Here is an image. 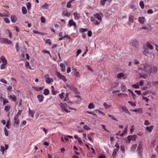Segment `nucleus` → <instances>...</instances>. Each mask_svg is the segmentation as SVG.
<instances>
[{"label": "nucleus", "mask_w": 158, "mask_h": 158, "mask_svg": "<svg viewBox=\"0 0 158 158\" xmlns=\"http://www.w3.org/2000/svg\"><path fill=\"white\" fill-rule=\"evenodd\" d=\"M83 128L84 129L86 130H89L90 128L88 127L87 125H85L84 126Z\"/></svg>", "instance_id": "62"}, {"label": "nucleus", "mask_w": 158, "mask_h": 158, "mask_svg": "<svg viewBox=\"0 0 158 158\" xmlns=\"http://www.w3.org/2000/svg\"><path fill=\"white\" fill-rule=\"evenodd\" d=\"M102 14L97 13L94 15V17L97 19L99 22H101L102 21Z\"/></svg>", "instance_id": "6"}, {"label": "nucleus", "mask_w": 158, "mask_h": 158, "mask_svg": "<svg viewBox=\"0 0 158 158\" xmlns=\"http://www.w3.org/2000/svg\"><path fill=\"white\" fill-rule=\"evenodd\" d=\"M131 140L133 141H135L137 138V136L135 135H130Z\"/></svg>", "instance_id": "45"}, {"label": "nucleus", "mask_w": 158, "mask_h": 158, "mask_svg": "<svg viewBox=\"0 0 158 158\" xmlns=\"http://www.w3.org/2000/svg\"><path fill=\"white\" fill-rule=\"evenodd\" d=\"M26 6L27 8V9L29 10L31 8V5L30 3L28 2L26 4Z\"/></svg>", "instance_id": "42"}, {"label": "nucleus", "mask_w": 158, "mask_h": 158, "mask_svg": "<svg viewBox=\"0 0 158 158\" xmlns=\"http://www.w3.org/2000/svg\"><path fill=\"white\" fill-rule=\"evenodd\" d=\"M56 76L60 79H61L64 82L67 81V79L64 76L61 75L60 72H56Z\"/></svg>", "instance_id": "3"}, {"label": "nucleus", "mask_w": 158, "mask_h": 158, "mask_svg": "<svg viewBox=\"0 0 158 158\" xmlns=\"http://www.w3.org/2000/svg\"><path fill=\"white\" fill-rule=\"evenodd\" d=\"M157 72V68L156 66H153L151 68V73H155Z\"/></svg>", "instance_id": "17"}, {"label": "nucleus", "mask_w": 158, "mask_h": 158, "mask_svg": "<svg viewBox=\"0 0 158 158\" xmlns=\"http://www.w3.org/2000/svg\"><path fill=\"white\" fill-rule=\"evenodd\" d=\"M74 74L77 77H80V75L79 72L77 71H76L75 72Z\"/></svg>", "instance_id": "57"}, {"label": "nucleus", "mask_w": 158, "mask_h": 158, "mask_svg": "<svg viewBox=\"0 0 158 158\" xmlns=\"http://www.w3.org/2000/svg\"><path fill=\"white\" fill-rule=\"evenodd\" d=\"M149 52L147 48H145L143 52V54L145 56H147V54H148Z\"/></svg>", "instance_id": "34"}, {"label": "nucleus", "mask_w": 158, "mask_h": 158, "mask_svg": "<svg viewBox=\"0 0 158 158\" xmlns=\"http://www.w3.org/2000/svg\"><path fill=\"white\" fill-rule=\"evenodd\" d=\"M5 43H6L8 44H11L12 43V42L9 40L6 39Z\"/></svg>", "instance_id": "49"}, {"label": "nucleus", "mask_w": 158, "mask_h": 158, "mask_svg": "<svg viewBox=\"0 0 158 158\" xmlns=\"http://www.w3.org/2000/svg\"><path fill=\"white\" fill-rule=\"evenodd\" d=\"M0 81L1 82H2L4 84H7V81L6 80H5L4 78H2L1 79Z\"/></svg>", "instance_id": "59"}, {"label": "nucleus", "mask_w": 158, "mask_h": 158, "mask_svg": "<svg viewBox=\"0 0 158 158\" xmlns=\"http://www.w3.org/2000/svg\"><path fill=\"white\" fill-rule=\"evenodd\" d=\"M62 14L63 15L67 17H69L70 15V14L68 12L67 10L63 11Z\"/></svg>", "instance_id": "20"}, {"label": "nucleus", "mask_w": 158, "mask_h": 158, "mask_svg": "<svg viewBox=\"0 0 158 158\" xmlns=\"http://www.w3.org/2000/svg\"><path fill=\"white\" fill-rule=\"evenodd\" d=\"M146 46L148 48L151 50H152L153 49V46L149 43H147L146 44Z\"/></svg>", "instance_id": "30"}, {"label": "nucleus", "mask_w": 158, "mask_h": 158, "mask_svg": "<svg viewBox=\"0 0 158 158\" xmlns=\"http://www.w3.org/2000/svg\"><path fill=\"white\" fill-rule=\"evenodd\" d=\"M49 93V91L48 89H46L44 90L43 94L44 95H47Z\"/></svg>", "instance_id": "32"}, {"label": "nucleus", "mask_w": 158, "mask_h": 158, "mask_svg": "<svg viewBox=\"0 0 158 158\" xmlns=\"http://www.w3.org/2000/svg\"><path fill=\"white\" fill-rule=\"evenodd\" d=\"M121 108L122 110L124 112L127 113L128 111L127 108L126 107L122 106L121 107Z\"/></svg>", "instance_id": "35"}, {"label": "nucleus", "mask_w": 158, "mask_h": 158, "mask_svg": "<svg viewBox=\"0 0 158 158\" xmlns=\"http://www.w3.org/2000/svg\"><path fill=\"white\" fill-rule=\"evenodd\" d=\"M41 22L43 23H44L46 21L45 18L43 16L41 17Z\"/></svg>", "instance_id": "55"}, {"label": "nucleus", "mask_w": 158, "mask_h": 158, "mask_svg": "<svg viewBox=\"0 0 158 158\" xmlns=\"http://www.w3.org/2000/svg\"><path fill=\"white\" fill-rule=\"evenodd\" d=\"M153 126L151 125L149 127H147L146 128V129L148 130L149 132H151L152 130L153 129Z\"/></svg>", "instance_id": "15"}, {"label": "nucleus", "mask_w": 158, "mask_h": 158, "mask_svg": "<svg viewBox=\"0 0 158 158\" xmlns=\"http://www.w3.org/2000/svg\"><path fill=\"white\" fill-rule=\"evenodd\" d=\"M143 145L142 142H139V145L137 148L138 152L139 154H141L143 150Z\"/></svg>", "instance_id": "5"}, {"label": "nucleus", "mask_w": 158, "mask_h": 158, "mask_svg": "<svg viewBox=\"0 0 158 158\" xmlns=\"http://www.w3.org/2000/svg\"><path fill=\"white\" fill-rule=\"evenodd\" d=\"M45 42L46 44H49V45H50L51 44V40L49 39H47L46 40Z\"/></svg>", "instance_id": "63"}, {"label": "nucleus", "mask_w": 158, "mask_h": 158, "mask_svg": "<svg viewBox=\"0 0 158 158\" xmlns=\"http://www.w3.org/2000/svg\"><path fill=\"white\" fill-rule=\"evenodd\" d=\"M137 147V144H134L133 145L131 148V151H134Z\"/></svg>", "instance_id": "36"}, {"label": "nucleus", "mask_w": 158, "mask_h": 158, "mask_svg": "<svg viewBox=\"0 0 158 158\" xmlns=\"http://www.w3.org/2000/svg\"><path fill=\"white\" fill-rule=\"evenodd\" d=\"M4 21L7 23H10V21L7 18H5Z\"/></svg>", "instance_id": "61"}, {"label": "nucleus", "mask_w": 158, "mask_h": 158, "mask_svg": "<svg viewBox=\"0 0 158 158\" xmlns=\"http://www.w3.org/2000/svg\"><path fill=\"white\" fill-rule=\"evenodd\" d=\"M90 20L94 24L96 25H98L100 24V22L98 21L96 19L93 17H91L90 18Z\"/></svg>", "instance_id": "7"}, {"label": "nucleus", "mask_w": 158, "mask_h": 158, "mask_svg": "<svg viewBox=\"0 0 158 158\" xmlns=\"http://www.w3.org/2000/svg\"><path fill=\"white\" fill-rule=\"evenodd\" d=\"M51 92L53 95H55L58 92L56 91H54V90H52Z\"/></svg>", "instance_id": "58"}, {"label": "nucleus", "mask_w": 158, "mask_h": 158, "mask_svg": "<svg viewBox=\"0 0 158 158\" xmlns=\"http://www.w3.org/2000/svg\"><path fill=\"white\" fill-rule=\"evenodd\" d=\"M62 110L67 113H69L70 111L67 109V105L66 103H61L59 105Z\"/></svg>", "instance_id": "2"}, {"label": "nucleus", "mask_w": 158, "mask_h": 158, "mask_svg": "<svg viewBox=\"0 0 158 158\" xmlns=\"http://www.w3.org/2000/svg\"><path fill=\"white\" fill-rule=\"evenodd\" d=\"M25 66L27 68H30L29 66V62L27 61H26L25 64Z\"/></svg>", "instance_id": "56"}, {"label": "nucleus", "mask_w": 158, "mask_h": 158, "mask_svg": "<svg viewBox=\"0 0 158 158\" xmlns=\"http://www.w3.org/2000/svg\"><path fill=\"white\" fill-rule=\"evenodd\" d=\"M1 62L2 61L3 63H7V60L4 56H1Z\"/></svg>", "instance_id": "25"}, {"label": "nucleus", "mask_w": 158, "mask_h": 158, "mask_svg": "<svg viewBox=\"0 0 158 158\" xmlns=\"http://www.w3.org/2000/svg\"><path fill=\"white\" fill-rule=\"evenodd\" d=\"M49 6L46 3H45L44 5L42 6L41 7L42 9L44 10L46 9Z\"/></svg>", "instance_id": "28"}, {"label": "nucleus", "mask_w": 158, "mask_h": 158, "mask_svg": "<svg viewBox=\"0 0 158 158\" xmlns=\"http://www.w3.org/2000/svg\"><path fill=\"white\" fill-rule=\"evenodd\" d=\"M73 15L74 17V19L76 20H78L79 19V18L78 16V14L77 12H74L73 13Z\"/></svg>", "instance_id": "37"}, {"label": "nucleus", "mask_w": 158, "mask_h": 158, "mask_svg": "<svg viewBox=\"0 0 158 158\" xmlns=\"http://www.w3.org/2000/svg\"><path fill=\"white\" fill-rule=\"evenodd\" d=\"M22 13L23 15L26 14L27 13V10L26 7L25 6H23L22 7Z\"/></svg>", "instance_id": "27"}, {"label": "nucleus", "mask_w": 158, "mask_h": 158, "mask_svg": "<svg viewBox=\"0 0 158 158\" xmlns=\"http://www.w3.org/2000/svg\"><path fill=\"white\" fill-rule=\"evenodd\" d=\"M10 122H9V121L8 120L7 121V123H6V127L8 129H9L10 128Z\"/></svg>", "instance_id": "60"}, {"label": "nucleus", "mask_w": 158, "mask_h": 158, "mask_svg": "<svg viewBox=\"0 0 158 158\" xmlns=\"http://www.w3.org/2000/svg\"><path fill=\"white\" fill-rule=\"evenodd\" d=\"M118 150H119V149H115V148L114 149V151H113V153L112 154V155L114 157H115L116 156V155L117 152L118 151Z\"/></svg>", "instance_id": "26"}, {"label": "nucleus", "mask_w": 158, "mask_h": 158, "mask_svg": "<svg viewBox=\"0 0 158 158\" xmlns=\"http://www.w3.org/2000/svg\"><path fill=\"white\" fill-rule=\"evenodd\" d=\"M44 77L46 79L45 82L47 84H50L51 82L53 81V79L49 77L48 74L45 75Z\"/></svg>", "instance_id": "4"}, {"label": "nucleus", "mask_w": 158, "mask_h": 158, "mask_svg": "<svg viewBox=\"0 0 158 158\" xmlns=\"http://www.w3.org/2000/svg\"><path fill=\"white\" fill-rule=\"evenodd\" d=\"M37 98L38 99L39 102H41L43 100L44 97L43 95L40 94L37 95Z\"/></svg>", "instance_id": "11"}, {"label": "nucleus", "mask_w": 158, "mask_h": 158, "mask_svg": "<svg viewBox=\"0 0 158 158\" xmlns=\"http://www.w3.org/2000/svg\"><path fill=\"white\" fill-rule=\"evenodd\" d=\"M69 88H70L71 90H73L76 93L77 91V89L74 85L69 86Z\"/></svg>", "instance_id": "23"}, {"label": "nucleus", "mask_w": 158, "mask_h": 158, "mask_svg": "<svg viewBox=\"0 0 158 158\" xmlns=\"http://www.w3.org/2000/svg\"><path fill=\"white\" fill-rule=\"evenodd\" d=\"M106 1H108L109 3H110L111 2V0H101L100 1V3L102 5L104 6Z\"/></svg>", "instance_id": "19"}, {"label": "nucleus", "mask_w": 158, "mask_h": 158, "mask_svg": "<svg viewBox=\"0 0 158 158\" xmlns=\"http://www.w3.org/2000/svg\"><path fill=\"white\" fill-rule=\"evenodd\" d=\"M128 102L132 106H136L135 103L134 102L128 101Z\"/></svg>", "instance_id": "51"}, {"label": "nucleus", "mask_w": 158, "mask_h": 158, "mask_svg": "<svg viewBox=\"0 0 158 158\" xmlns=\"http://www.w3.org/2000/svg\"><path fill=\"white\" fill-rule=\"evenodd\" d=\"M92 32L91 31H89L87 32V35L88 37H90L92 36Z\"/></svg>", "instance_id": "53"}, {"label": "nucleus", "mask_w": 158, "mask_h": 158, "mask_svg": "<svg viewBox=\"0 0 158 158\" xmlns=\"http://www.w3.org/2000/svg\"><path fill=\"white\" fill-rule=\"evenodd\" d=\"M4 131L5 132V134L6 136H8V130L6 129V127L4 129Z\"/></svg>", "instance_id": "54"}, {"label": "nucleus", "mask_w": 158, "mask_h": 158, "mask_svg": "<svg viewBox=\"0 0 158 158\" xmlns=\"http://www.w3.org/2000/svg\"><path fill=\"white\" fill-rule=\"evenodd\" d=\"M87 31H88L87 29L81 28L80 29V32H82V33Z\"/></svg>", "instance_id": "43"}, {"label": "nucleus", "mask_w": 158, "mask_h": 158, "mask_svg": "<svg viewBox=\"0 0 158 158\" xmlns=\"http://www.w3.org/2000/svg\"><path fill=\"white\" fill-rule=\"evenodd\" d=\"M69 95V94L68 93L66 94L65 97L64 99V101H67L68 100V98H68Z\"/></svg>", "instance_id": "52"}, {"label": "nucleus", "mask_w": 158, "mask_h": 158, "mask_svg": "<svg viewBox=\"0 0 158 158\" xmlns=\"http://www.w3.org/2000/svg\"><path fill=\"white\" fill-rule=\"evenodd\" d=\"M9 99H11L14 102H16V97L14 95H10L8 96Z\"/></svg>", "instance_id": "9"}, {"label": "nucleus", "mask_w": 158, "mask_h": 158, "mask_svg": "<svg viewBox=\"0 0 158 158\" xmlns=\"http://www.w3.org/2000/svg\"><path fill=\"white\" fill-rule=\"evenodd\" d=\"M132 87L133 88H134L135 89H139V86L138 83L136 85H132Z\"/></svg>", "instance_id": "48"}, {"label": "nucleus", "mask_w": 158, "mask_h": 158, "mask_svg": "<svg viewBox=\"0 0 158 158\" xmlns=\"http://www.w3.org/2000/svg\"><path fill=\"white\" fill-rule=\"evenodd\" d=\"M121 89L123 92H124L126 90L127 88L126 86L124 85H122L121 86Z\"/></svg>", "instance_id": "33"}, {"label": "nucleus", "mask_w": 158, "mask_h": 158, "mask_svg": "<svg viewBox=\"0 0 158 158\" xmlns=\"http://www.w3.org/2000/svg\"><path fill=\"white\" fill-rule=\"evenodd\" d=\"M139 5L141 8L143 9L144 7V4L143 1H141L139 2Z\"/></svg>", "instance_id": "39"}, {"label": "nucleus", "mask_w": 158, "mask_h": 158, "mask_svg": "<svg viewBox=\"0 0 158 158\" xmlns=\"http://www.w3.org/2000/svg\"><path fill=\"white\" fill-rule=\"evenodd\" d=\"M139 21L141 24H143L145 21V19L144 17H139L138 18Z\"/></svg>", "instance_id": "12"}, {"label": "nucleus", "mask_w": 158, "mask_h": 158, "mask_svg": "<svg viewBox=\"0 0 158 158\" xmlns=\"http://www.w3.org/2000/svg\"><path fill=\"white\" fill-rule=\"evenodd\" d=\"M1 99L3 101V105H6V103L9 102V101L7 99H4L2 97H1Z\"/></svg>", "instance_id": "31"}, {"label": "nucleus", "mask_w": 158, "mask_h": 158, "mask_svg": "<svg viewBox=\"0 0 158 158\" xmlns=\"http://www.w3.org/2000/svg\"><path fill=\"white\" fill-rule=\"evenodd\" d=\"M18 117H14V124H16L17 125H18L19 123V119H17Z\"/></svg>", "instance_id": "18"}, {"label": "nucleus", "mask_w": 158, "mask_h": 158, "mask_svg": "<svg viewBox=\"0 0 158 158\" xmlns=\"http://www.w3.org/2000/svg\"><path fill=\"white\" fill-rule=\"evenodd\" d=\"M6 38H0V42L2 44L5 43V41Z\"/></svg>", "instance_id": "44"}, {"label": "nucleus", "mask_w": 158, "mask_h": 158, "mask_svg": "<svg viewBox=\"0 0 158 158\" xmlns=\"http://www.w3.org/2000/svg\"><path fill=\"white\" fill-rule=\"evenodd\" d=\"M129 21L131 23H133L134 21L136 19L133 16L130 15L129 16Z\"/></svg>", "instance_id": "14"}, {"label": "nucleus", "mask_w": 158, "mask_h": 158, "mask_svg": "<svg viewBox=\"0 0 158 158\" xmlns=\"http://www.w3.org/2000/svg\"><path fill=\"white\" fill-rule=\"evenodd\" d=\"M130 44L132 46L137 47L138 44V43L136 40H134Z\"/></svg>", "instance_id": "16"}, {"label": "nucleus", "mask_w": 158, "mask_h": 158, "mask_svg": "<svg viewBox=\"0 0 158 158\" xmlns=\"http://www.w3.org/2000/svg\"><path fill=\"white\" fill-rule=\"evenodd\" d=\"M11 21L13 23H15L16 22L17 19L16 17L14 15H12L11 16Z\"/></svg>", "instance_id": "22"}, {"label": "nucleus", "mask_w": 158, "mask_h": 158, "mask_svg": "<svg viewBox=\"0 0 158 158\" xmlns=\"http://www.w3.org/2000/svg\"><path fill=\"white\" fill-rule=\"evenodd\" d=\"M5 149V148L4 146H1V149H0V151L2 152L3 155L4 154V151Z\"/></svg>", "instance_id": "50"}, {"label": "nucleus", "mask_w": 158, "mask_h": 158, "mask_svg": "<svg viewBox=\"0 0 158 158\" xmlns=\"http://www.w3.org/2000/svg\"><path fill=\"white\" fill-rule=\"evenodd\" d=\"M29 115L32 118H33V117H34L33 112L32 110H30Z\"/></svg>", "instance_id": "47"}, {"label": "nucleus", "mask_w": 158, "mask_h": 158, "mask_svg": "<svg viewBox=\"0 0 158 158\" xmlns=\"http://www.w3.org/2000/svg\"><path fill=\"white\" fill-rule=\"evenodd\" d=\"M98 158H106V156L102 154L98 157Z\"/></svg>", "instance_id": "64"}, {"label": "nucleus", "mask_w": 158, "mask_h": 158, "mask_svg": "<svg viewBox=\"0 0 158 158\" xmlns=\"http://www.w3.org/2000/svg\"><path fill=\"white\" fill-rule=\"evenodd\" d=\"M10 108V106H5L4 110L7 111L8 112L9 111Z\"/></svg>", "instance_id": "41"}, {"label": "nucleus", "mask_w": 158, "mask_h": 158, "mask_svg": "<svg viewBox=\"0 0 158 158\" xmlns=\"http://www.w3.org/2000/svg\"><path fill=\"white\" fill-rule=\"evenodd\" d=\"M88 108L89 109H93L95 108V106L92 102H91L89 104Z\"/></svg>", "instance_id": "24"}, {"label": "nucleus", "mask_w": 158, "mask_h": 158, "mask_svg": "<svg viewBox=\"0 0 158 158\" xmlns=\"http://www.w3.org/2000/svg\"><path fill=\"white\" fill-rule=\"evenodd\" d=\"M68 26L70 27L72 26H74L75 28L76 27V24L75 22H74L73 19L70 20L69 22Z\"/></svg>", "instance_id": "8"}, {"label": "nucleus", "mask_w": 158, "mask_h": 158, "mask_svg": "<svg viewBox=\"0 0 158 158\" xmlns=\"http://www.w3.org/2000/svg\"><path fill=\"white\" fill-rule=\"evenodd\" d=\"M103 106L106 109H107L110 108L111 106V105H110L107 104L106 103L104 102L103 103Z\"/></svg>", "instance_id": "38"}, {"label": "nucleus", "mask_w": 158, "mask_h": 158, "mask_svg": "<svg viewBox=\"0 0 158 158\" xmlns=\"http://www.w3.org/2000/svg\"><path fill=\"white\" fill-rule=\"evenodd\" d=\"M22 110H19L17 112V114L15 116V117H18L22 113Z\"/></svg>", "instance_id": "46"}, {"label": "nucleus", "mask_w": 158, "mask_h": 158, "mask_svg": "<svg viewBox=\"0 0 158 158\" xmlns=\"http://www.w3.org/2000/svg\"><path fill=\"white\" fill-rule=\"evenodd\" d=\"M144 70L147 73L151 74V65L148 64H144Z\"/></svg>", "instance_id": "1"}, {"label": "nucleus", "mask_w": 158, "mask_h": 158, "mask_svg": "<svg viewBox=\"0 0 158 158\" xmlns=\"http://www.w3.org/2000/svg\"><path fill=\"white\" fill-rule=\"evenodd\" d=\"M127 132V126L126 127H125L124 130L123 131L122 133L120 134L119 135L120 136H123V135H125Z\"/></svg>", "instance_id": "13"}, {"label": "nucleus", "mask_w": 158, "mask_h": 158, "mask_svg": "<svg viewBox=\"0 0 158 158\" xmlns=\"http://www.w3.org/2000/svg\"><path fill=\"white\" fill-rule=\"evenodd\" d=\"M7 64V63H3L0 66V69H5L6 67V65Z\"/></svg>", "instance_id": "40"}, {"label": "nucleus", "mask_w": 158, "mask_h": 158, "mask_svg": "<svg viewBox=\"0 0 158 158\" xmlns=\"http://www.w3.org/2000/svg\"><path fill=\"white\" fill-rule=\"evenodd\" d=\"M125 76V74L123 73H118L117 75V77L118 79H120L123 77Z\"/></svg>", "instance_id": "10"}, {"label": "nucleus", "mask_w": 158, "mask_h": 158, "mask_svg": "<svg viewBox=\"0 0 158 158\" xmlns=\"http://www.w3.org/2000/svg\"><path fill=\"white\" fill-rule=\"evenodd\" d=\"M60 65L61 67V71L62 72L65 71V65L63 63H61L60 64Z\"/></svg>", "instance_id": "21"}, {"label": "nucleus", "mask_w": 158, "mask_h": 158, "mask_svg": "<svg viewBox=\"0 0 158 158\" xmlns=\"http://www.w3.org/2000/svg\"><path fill=\"white\" fill-rule=\"evenodd\" d=\"M32 88H33L35 90L37 91H40L41 90L43 89V88L40 87H36L34 86H32Z\"/></svg>", "instance_id": "29"}]
</instances>
